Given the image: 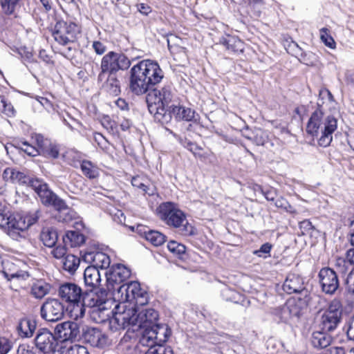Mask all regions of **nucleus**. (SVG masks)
I'll list each match as a JSON object with an SVG mask.
<instances>
[{
  "label": "nucleus",
  "mask_w": 354,
  "mask_h": 354,
  "mask_svg": "<svg viewBox=\"0 0 354 354\" xmlns=\"http://www.w3.org/2000/svg\"><path fill=\"white\" fill-rule=\"evenodd\" d=\"M40 154L45 157L57 158L59 154V149L56 144L50 142L49 146L44 149Z\"/></svg>",
  "instance_id": "obj_42"
},
{
  "label": "nucleus",
  "mask_w": 354,
  "mask_h": 354,
  "mask_svg": "<svg viewBox=\"0 0 354 354\" xmlns=\"http://www.w3.org/2000/svg\"><path fill=\"white\" fill-rule=\"evenodd\" d=\"M163 77L164 73L158 62L143 59L133 66L130 70V90L138 95L146 93L148 94L152 91L151 88L160 83Z\"/></svg>",
  "instance_id": "obj_4"
},
{
  "label": "nucleus",
  "mask_w": 354,
  "mask_h": 354,
  "mask_svg": "<svg viewBox=\"0 0 354 354\" xmlns=\"http://www.w3.org/2000/svg\"><path fill=\"white\" fill-rule=\"evenodd\" d=\"M283 290L290 295L293 293L301 294L305 302L309 301L308 291L305 288L304 279L299 274H288L283 284Z\"/></svg>",
  "instance_id": "obj_15"
},
{
  "label": "nucleus",
  "mask_w": 354,
  "mask_h": 354,
  "mask_svg": "<svg viewBox=\"0 0 354 354\" xmlns=\"http://www.w3.org/2000/svg\"><path fill=\"white\" fill-rule=\"evenodd\" d=\"M54 247L55 248L51 251V254L55 259H61L66 254L67 249L65 244L59 243Z\"/></svg>",
  "instance_id": "obj_50"
},
{
  "label": "nucleus",
  "mask_w": 354,
  "mask_h": 354,
  "mask_svg": "<svg viewBox=\"0 0 354 354\" xmlns=\"http://www.w3.org/2000/svg\"><path fill=\"white\" fill-rule=\"evenodd\" d=\"M345 284L348 292L354 295V269H352L348 274L345 279Z\"/></svg>",
  "instance_id": "obj_54"
},
{
  "label": "nucleus",
  "mask_w": 354,
  "mask_h": 354,
  "mask_svg": "<svg viewBox=\"0 0 354 354\" xmlns=\"http://www.w3.org/2000/svg\"><path fill=\"white\" fill-rule=\"evenodd\" d=\"M37 327V322L30 317H24L19 320L17 327L19 335L21 337H31Z\"/></svg>",
  "instance_id": "obj_24"
},
{
  "label": "nucleus",
  "mask_w": 354,
  "mask_h": 354,
  "mask_svg": "<svg viewBox=\"0 0 354 354\" xmlns=\"http://www.w3.org/2000/svg\"><path fill=\"white\" fill-rule=\"evenodd\" d=\"M3 177L6 181L10 180L21 185L27 184L30 187V182L35 180V178L26 176L24 173L12 168H6L3 173Z\"/></svg>",
  "instance_id": "obj_25"
},
{
  "label": "nucleus",
  "mask_w": 354,
  "mask_h": 354,
  "mask_svg": "<svg viewBox=\"0 0 354 354\" xmlns=\"http://www.w3.org/2000/svg\"><path fill=\"white\" fill-rule=\"evenodd\" d=\"M145 238L154 246H160L166 241V236L156 230L145 232Z\"/></svg>",
  "instance_id": "obj_32"
},
{
  "label": "nucleus",
  "mask_w": 354,
  "mask_h": 354,
  "mask_svg": "<svg viewBox=\"0 0 354 354\" xmlns=\"http://www.w3.org/2000/svg\"><path fill=\"white\" fill-rule=\"evenodd\" d=\"M132 296L135 297V300L131 307H136L138 306H144L148 303L147 292L140 288L139 283L138 290L133 291ZM128 307L130 306H129Z\"/></svg>",
  "instance_id": "obj_36"
},
{
  "label": "nucleus",
  "mask_w": 354,
  "mask_h": 354,
  "mask_svg": "<svg viewBox=\"0 0 354 354\" xmlns=\"http://www.w3.org/2000/svg\"><path fill=\"white\" fill-rule=\"evenodd\" d=\"M82 337L91 346L103 348L109 344L108 336L100 329L86 326L83 329Z\"/></svg>",
  "instance_id": "obj_16"
},
{
  "label": "nucleus",
  "mask_w": 354,
  "mask_h": 354,
  "mask_svg": "<svg viewBox=\"0 0 354 354\" xmlns=\"http://www.w3.org/2000/svg\"><path fill=\"white\" fill-rule=\"evenodd\" d=\"M168 250L179 258L185 253L186 248L183 244L179 243L175 241H170L167 244Z\"/></svg>",
  "instance_id": "obj_40"
},
{
  "label": "nucleus",
  "mask_w": 354,
  "mask_h": 354,
  "mask_svg": "<svg viewBox=\"0 0 354 354\" xmlns=\"http://www.w3.org/2000/svg\"><path fill=\"white\" fill-rule=\"evenodd\" d=\"M84 261L91 263V266H95L99 270L108 268L110 266V258L105 253L100 252H88L83 256Z\"/></svg>",
  "instance_id": "obj_20"
},
{
  "label": "nucleus",
  "mask_w": 354,
  "mask_h": 354,
  "mask_svg": "<svg viewBox=\"0 0 354 354\" xmlns=\"http://www.w3.org/2000/svg\"><path fill=\"white\" fill-rule=\"evenodd\" d=\"M58 296L72 307L71 317L75 319L84 317L86 307L91 308V316L96 319V315L105 316L109 301L100 297L91 290L84 292L80 286L72 282H64L58 288Z\"/></svg>",
  "instance_id": "obj_2"
},
{
  "label": "nucleus",
  "mask_w": 354,
  "mask_h": 354,
  "mask_svg": "<svg viewBox=\"0 0 354 354\" xmlns=\"http://www.w3.org/2000/svg\"><path fill=\"white\" fill-rule=\"evenodd\" d=\"M0 227L6 228L8 234L13 239L21 236L20 233L28 229L24 216L12 214L0 203Z\"/></svg>",
  "instance_id": "obj_8"
},
{
  "label": "nucleus",
  "mask_w": 354,
  "mask_h": 354,
  "mask_svg": "<svg viewBox=\"0 0 354 354\" xmlns=\"http://www.w3.org/2000/svg\"><path fill=\"white\" fill-rule=\"evenodd\" d=\"M324 113L321 106L318 104V108L312 113L307 126L306 132L313 137H317L318 145L322 147L330 145L333 140V133L337 129V120L332 115L327 116L323 120Z\"/></svg>",
  "instance_id": "obj_5"
},
{
  "label": "nucleus",
  "mask_w": 354,
  "mask_h": 354,
  "mask_svg": "<svg viewBox=\"0 0 354 354\" xmlns=\"http://www.w3.org/2000/svg\"><path fill=\"white\" fill-rule=\"evenodd\" d=\"M136 7L138 11L144 15H148L151 12V8L145 3H138Z\"/></svg>",
  "instance_id": "obj_60"
},
{
  "label": "nucleus",
  "mask_w": 354,
  "mask_h": 354,
  "mask_svg": "<svg viewBox=\"0 0 354 354\" xmlns=\"http://www.w3.org/2000/svg\"><path fill=\"white\" fill-rule=\"evenodd\" d=\"M138 281H131L117 287V289L114 291V296L120 301V304L115 307V310L120 305L132 306L135 300V297L132 296V294L133 291L138 290Z\"/></svg>",
  "instance_id": "obj_18"
},
{
  "label": "nucleus",
  "mask_w": 354,
  "mask_h": 354,
  "mask_svg": "<svg viewBox=\"0 0 354 354\" xmlns=\"http://www.w3.org/2000/svg\"><path fill=\"white\" fill-rule=\"evenodd\" d=\"M346 334L350 340L354 341V314L349 322Z\"/></svg>",
  "instance_id": "obj_61"
},
{
  "label": "nucleus",
  "mask_w": 354,
  "mask_h": 354,
  "mask_svg": "<svg viewBox=\"0 0 354 354\" xmlns=\"http://www.w3.org/2000/svg\"><path fill=\"white\" fill-rule=\"evenodd\" d=\"M35 344L39 351L48 353L55 350L57 343L54 335L48 329L41 328L37 333Z\"/></svg>",
  "instance_id": "obj_19"
},
{
  "label": "nucleus",
  "mask_w": 354,
  "mask_h": 354,
  "mask_svg": "<svg viewBox=\"0 0 354 354\" xmlns=\"http://www.w3.org/2000/svg\"><path fill=\"white\" fill-rule=\"evenodd\" d=\"M261 189V193L263 194V196L268 201H274L275 197L277 196V192H276L275 189H269L267 190H263L262 189Z\"/></svg>",
  "instance_id": "obj_59"
},
{
  "label": "nucleus",
  "mask_w": 354,
  "mask_h": 354,
  "mask_svg": "<svg viewBox=\"0 0 354 354\" xmlns=\"http://www.w3.org/2000/svg\"><path fill=\"white\" fill-rule=\"evenodd\" d=\"M21 149L30 156H36L38 154H40L39 149H37V147L29 145L27 142H22Z\"/></svg>",
  "instance_id": "obj_52"
},
{
  "label": "nucleus",
  "mask_w": 354,
  "mask_h": 354,
  "mask_svg": "<svg viewBox=\"0 0 354 354\" xmlns=\"http://www.w3.org/2000/svg\"><path fill=\"white\" fill-rule=\"evenodd\" d=\"M93 48L97 55H102L106 50V46L101 41H95L93 43Z\"/></svg>",
  "instance_id": "obj_58"
},
{
  "label": "nucleus",
  "mask_w": 354,
  "mask_h": 354,
  "mask_svg": "<svg viewBox=\"0 0 354 354\" xmlns=\"http://www.w3.org/2000/svg\"><path fill=\"white\" fill-rule=\"evenodd\" d=\"M139 330L136 327L129 328L127 331L125 333L124 336L121 338L119 344L118 348L120 350H130L133 348L135 346L138 335L140 337V334L136 333V331H138Z\"/></svg>",
  "instance_id": "obj_27"
},
{
  "label": "nucleus",
  "mask_w": 354,
  "mask_h": 354,
  "mask_svg": "<svg viewBox=\"0 0 354 354\" xmlns=\"http://www.w3.org/2000/svg\"><path fill=\"white\" fill-rule=\"evenodd\" d=\"M320 39L326 46L330 48H334L335 47V42L329 34L328 29L326 28H322L320 30Z\"/></svg>",
  "instance_id": "obj_43"
},
{
  "label": "nucleus",
  "mask_w": 354,
  "mask_h": 354,
  "mask_svg": "<svg viewBox=\"0 0 354 354\" xmlns=\"http://www.w3.org/2000/svg\"><path fill=\"white\" fill-rule=\"evenodd\" d=\"M84 283L92 289L98 287L101 282L100 270L95 266H88L84 272Z\"/></svg>",
  "instance_id": "obj_26"
},
{
  "label": "nucleus",
  "mask_w": 354,
  "mask_h": 354,
  "mask_svg": "<svg viewBox=\"0 0 354 354\" xmlns=\"http://www.w3.org/2000/svg\"><path fill=\"white\" fill-rule=\"evenodd\" d=\"M131 184L133 187H138L140 189L146 187V184L142 182V179L139 176L132 178Z\"/></svg>",
  "instance_id": "obj_63"
},
{
  "label": "nucleus",
  "mask_w": 354,
  "mask_h": 354,
  "mask_svg": "<svg viewBox=\"0 0 354 354\" xmlns=\"http://www.w3.org/2000/svg\"><path fill=\"white\" fill-rule=\"evenodd\" d=\"M274 205L278 207L283 209L284 211L290 213H295V208L290 205L288 201L283 198H280L276 200L274 203Z\"/></svg>",
  "instance_id": "obj_48"
},
{
  "label": "nucleus",
  "mask_w": 354,
  "mask_h": 354,
  "mask_svg": "<svg viewBox=\"0 0 354 354\" xmlns=\"http://www.w3.org/2000/svg\"><path fill=\"white\" fill-rule=\"evenodd\" d=\"M104 274L106 277L108 288L115 291L117 287L131 276V270L122 264L113 265Z\"/></svg>",
  "instance_id": "obj_14"
},
{
  "label": "nucleus",
  "mask_w": 354,
  "mask_h": 354,
  "mask_svg": "<svg viewBox=\"0 0 354 354\" xmlns=\"http://www.w3.org/2000/svg\"><path fill=\"white\" fill-rule=\"evenodd\" d=\"M327 331H315L312 334L311 343L317 348H325L328 347L331 342V337L328 335Z\"/></svg>",
  "instance_id": "obj_28"
},
{
  "label": "nucleus",
  "mask_w": 354,
  "mask_h": 354,
  "mask_svg": "<svg viewBox=\"0 0 354 354\" xmlns=\"http://www.w3.org/2000/svg\"><path fill=\"white\" fill-rule=\"evenodd\" d=\"M102 82V90L111 96H118L121 92L120 80L116 75L109 74L106 80L100 81Z\"/></svg>",
  "instance_id": "obj_22"
},
{
  "label": "nucleus",
  "mask_w": 354,
  "mask_h": 354,
  "mask_svg": "<svg viewBox=\"0 0 354 354\" xmlns=\"http://www.w3.org/2000/svg\"><path fill=\"white\" fill-rule=\"evenodd\" d=\"M346 261L343 259H339L335 263V266L342 273L347 271L348 263L354 265V248L350 249L346 252Z\"/></svg>",
  "instance_id": "obj_37"
},
{
  "label": "nucleus",
  "mask_w": 354,
  "mask_h": 354,
  "mask_svg": "<svg viewBox=\"0 0 354 354\" xmlns=\"http://www.w3.org/2000/svg\"><path fill=\"white\" fill-rule=\"evenodd\" d=\"M219 44L224 46L226 49L232 53H242L244 48L243 42L236 36L226 35L219 39Z\"/></svg>",
  "instance_id": "obj_23"
},
{
  "label": "nucleus",
  "mask_w": 354,
  "mask_h": 354,
  "mask_svg": "<svg viewBox=\"0 0 354 354\" xmlns=\"http://www.w3.org/2000/svg\"><path fill=\"white\" fill-rule=\"evenodd\" d=\"M58 239L57 232L51 227H45L41 232L40 240L48 248H53L56 245Z\"/></svg>",
  "instance_id": "obj_29"
},
{
  "label": "nucleus",
  "mask_w": 354,
  "mask_h": 354,
  "mask_svg": "<svg viewBox=\"0 0 354 354\" xmlns=\"http://www.w3.org/2000/svg\"><path fill=\"white\" fill-rule=\"evenodd\" d=\"M80 260L73 254H68L63 262V268L68 272L74 273L79 267Z\"/></svg>",
  "instance_id": "obj_35"
},
{
  "label": "nucleus",
  "mask_w": 354,
  "mask_h": 354,
  "mask_svg": "<svg viewBox=\"0 0 354 354\" xmlns=\"http://www.w3.org/2000/svg\"><path fill=\"white\" fill-rule=\"evenodd\" d=\"M55 331L62 342L68 341L72 342L79 337L80 333L79 324L77 322L70 321L58 324Z\"/></svg>",
  "instance_id": "obj_17"
},
{
  "label": "nucleus",
  "mask_w": 354,
  "mask_h": 354,
  "mask_svg": "<svg viewBox=\"0 0 354 354\" xmlns=\"http://www.w3.org/2000/svg\"><path fill=\"white\" fill-rule=\"evenodd\" d=\"M64 306L57 299H47L40 307L41 317L48 322H57L64 315Z\"/></svg>",
  "instance_id": "obj_12"
},
{
  "label": "nucleus",
  "mask_w": 354,
  "mask_h": 354,
  "mask_svg": "<svg viewBox=\"0 0 354 354\" xmlns=\"http://www.w3.org/2000/svg\"><path fill=\"white\" fill-rule=\"evenodd\" d=\"M41 216V212L39 209L29 212L27 215L24 216L25 218L26 224L28 225V228L36 223Z\"/></svg>",
  "instance_id": "obj_45"
},
{
  "label": "nucleus",
  "mask_w": 354,
  "mask_h": 354,
  "mask_svg": "<svg viewBox=\"0 0 354 354\" xmlns=\"http://www.w3.org/2000/svg\"><path fill=\"white\" fill-rule=\"evenodd\" d=\"M10 348L9 341L5 337H0V354H6Z\"/></svg>",
  "instance_id": "obj_57"
},
{
  "label": "nucleus",
  "mask_w": 354,
  "mask_h": 354,
  "mask_svg": "<svg viewBox=\"0 0 354 354\" xmlns=\"http://www.w3.org/2000/svg\"><path fill=\"white\" fill-rule=\"evenodd\" d=\"M80 33V28L76 24L60 20L55 25L53 36L57 43L64 46L74 42Z\"/></svg>",
  "instance_id": "obj_9"
},
{
  "label": "nucleus",
  "mask_w": 354,
  "mask_h": 354,
  "mask_svg": "<svg viewBox=\"0 0 354 354\" xmlns=\"http://www.w3.org/2000/svg\"><path fill=\"white\" fill-rule=\"evenodd\" d=\"M322 291L328 295H333L339 288V280L336 272L329 268H322L318 273Z\"/></svg>",
  "instance_id": "obj_13"
},
{
  "label": "nucleus",
  "mask_w": 354,
  "mask_h": 354,
  "mask_svg": "<svg viewBox=\"0 0 354 354\" xmlns=\"http://www.w3.org/2000/svg\"><path fill=\"white\" fill-rule=\"evenodd\" d=\"M3 273L5 277L9 281L13 279L26 280L29 277V274H28V272L24 271H17L16 272L11 273L8 272L6 270H3Z\"/></svg>",
  "instance_id": "obj_47"
},
{
  "label": "nucleus",
  "mask_w": 354,
  "mask_h": 354,
  "mask_svg": "<svg viewBox=\"0 0 354 354\" xmlns=\"http://www.w3.org/2000/svg\"><path fill=\"white\" fill-rule=\"evenodd\" d=\"M32 139L35 140L37 145V149H39V153L49 146L51 142L48 138H44L41 134L35 133L32 136Z\"/></svg>",
  "instance_id": "obj_41"
},
{
  "label": "nucleus",
  "mask_w": 354,
  "mask_h": 354,
  "mask_svg": "<svg viewBox=\"0 0 354 354\" xmlns=\"http://www.w3.org/2000/svg\"><path fill=\"white\" fill-rule=\"evenodd\" d=\"M299 225L303 234L308 233L310 230L314 229V226L309 220H304L301 221Z\"/></svg>",
  "instance_id": "obj_56"
},
{
  "label": "nucleus",
  "mask_w": 354,
  "mask_h": 354,
  "mask_svg": "<svg viewBox=\"0 0 354 354\" xmlns=\"http://www.w3.org/2000/svg\"><path fill=\"white\" fill-rule=\"evenodd\" d=\"M94 140L97 142V145L103 150L106 151L109 149V142L107 139L100 133L95 132L93 133Z\"/></svg>",
  "instance_id": "obj_46"
},
{
  "label": "nucleus",
  "mask_w": 354,
  "mask_h": 354,
  "mask_svg": "<svg viewBox=\"0 0 354 354\" xmlns=\"http://www.w3.org/2000/svg\"><path fill=\"white\" fill-rule=\"evenodd\" d=\"M173 97L172 89L170 86H165L160 89L151 91L146 96L149 111L153 114L156 120L161 123L169 122L174 116L176 120H185L197 123L199 116L195 111L183 106L169 104Z\"/></svg>",
  "instance_id": "obj_3"
},
{
  "label": "nucleus",
  "mask_w": 354,
  "mask_h": 354,
  "mask_svg": "<svg viewBox=\"0 0 354 354\" xmlns=\"http://www.w3.org/2000/svg\"><path fill=\"white\" fill-rule=\"evenodd\" d=\"M245 137L258 146L264 145L268 139L267 133L261 129H255L252 131V135H245Z\"/></svg>",
  "instance_id": "obj_33"
},
{
  "label": "nucleus",
  "mask_w": 354,
  "mask_h": 354,
  "mask_svg": "<svg viewBox=\"0 0 354 354\" xmlns=\"http://www.w3.org/2000/svg\"><path fill=\"white\" fill-rule=\"evenodd\" d=\"M0 111L8 117H14L16 113V111L14 106L8 100L6 101L5 104L2 106Z\"/></svg>",
  "instance_id": "obj_55"
},
{
  "label": "nucleus",
  "mask_w": 354,
  "mask_h": 354,
  "mask_svg": "<svg viewBox=\"0 0 354 354\" xmlns=\"http://www.w3.org/2000/svg\"><path fill=\"white\" fill-rule=\"evenodd\" d=\"M84 241V235L78 231H68L63 236V243L69 244L72 248L80 246Z\"/></svg>",
  "instance_id": "obj_31"
},
{
  "label": "nucleus",
  "mask_w": 354,
  "mask_h": 354,
  "mask_svg": "<svg viewBox=\"0 0 354 354\" xmlns=\"http://www.w3.org/2000/svg\"><path fill=\"white\" fill-rule=\"evenodd\" d=\"M30 187L37 194L44 205L53 206L55 209H62L66 207L65 201L53 193L43 180L36 178L30 182Z\"/></svg>",
  "instance_id": "obj_10"
},
{
  "label": "nucleus",
  "mask_w": 354,
  "mask_h": 354,
  "mask_svg": "<svg viewBox=\"0 0 354 354\" xmlns=\"http://www.w3.org/2000/svg\"><path fill=\"white\" fill-rule=\"evenodd\" d=\"M51 289V286L43 280H38L31 286V295L37 299H42L48 295Z\"/></svg>",
  "instance_id": "obj_30"
},
{
  "label": "nucleus",
  "mask_w": 354,
  "mask_h": 354,
  "mask_svg": "<svg viewBox=\"0 0 354 354\" xmlns=\"http://www.w3.org/2000/svg\"><path fill=\"white\" fill-rule=\"evenodd\" d=\"M300 312L295 301H288L285 305L275 309V315L281 322H288L293 317L299 316Z\"/></svg>",
  "instance_id": "obj_21"
},
{
  "label": "nucleus",
  "mask_w": 354,
  "mask_h": 354,
  "mask_svg": "<svg viewBox=\"0 0 354 354\" xmlns=\"http://www.w3.org/2000/svg\"><path fill=\"white\" fill-rule=\"evenodd\" d=\"M19 0H0L1 8L7 15L12 14Z\"/></svg>",
  "instance_id": "obj_44"
},
{
  "label": "nucleus",
  "mask_w": 354,
  "mask_h": 354,
  "mask_svg": "<svg viewBox=\"0 0 354 354\" xmlns=\"http://www.w3.org/2000/svg\"><path fill=\"white\" fill-rule=\"evenodd\" d=\"M63 216V220L66 222L70 221L76 217V212L70 209L66 204V207L62 209H56Z\"/></svg>",
  "instance_id": "obj_49"
},
{
  "label": "nucleus",
  "mask_w": 354,
  "mask_h": 354,
  "mask_svg": "<svg viewBox=\"0 0 354 354\" xmlns=\"http://www.w3.org/2000/svg\"><path fill=\"white\" fill-rule=\"evenodd\" d=\"M39 102L48 112L54 110L53 104L47 98L41 97Z\"/></svg>",
  "instance_id": "obj_62"
},
{
  "label": "nucleus",
  "mask_w": 354,
  "mask_h": 354,
  "mask_svg": "<svg viewBox=\"0 0 354 354\" xmlns=\"http://www.w3.org/2000/svg\"><path fill=\"white\" fill-rule=\"evenodd\" d=\"M101 124L108 131H113L115 128V122L109 115H103L101 120Z\"/></svg>",
  "instance_id": "obj_51"
},
{
  "label": "nucleus",
  "mask_w": 354,
  "mask_h": 354,
  "mask_svg": "<svg viewBox=\"0 0 354 354\" xmlns=\"http://www.w3.org/2000/svg\"><path fill=\"white\" fill-rule=\"evenodd\" d=\"M80 168L84 175L90 179L95 178L99 175L98 169L89 160H82Z\"/></svg>",
  "instance_id": "obj_34"
},
{
  "label": "nucleus",
  "mask_w": 354,
  "mask_h": 354,
  "mask_svg": "<svg viewBox=\"0 0 354 354\" xmlns=\"http://www.w3.org/2000/svg\"><path fill=\"white\" fill-rule=\"evenodd\" d=\"M342 314V304L339 301L333 300L328 309L322 314L319 322L322 330L332 332L341 322Z\"/></svg>",
  "instance_id": "obj_11"
},
{
  "label": "nucleus",
  "mask_w": 354,
  "mask_h": 354,
  "mask_svg": "<svg viewBox=\"0 0 354 354\" xmlns=\"http://www.w3.org/2000/svg\"><path fill=\"white\" fill-rule=\"evenodd\" d=\"M159 218L167 225L178 228L185 236L192 234V226L186 220L185 214L171 202L161 203L156 209Z\"/></svg>",
  "instance_id": "obj_6"
},
{
  "label": "nucleus",
  "mask_w": 354,
  "mask_h": 354,
  "mask_svg": "<svg viewBox=\"0 0 354 354\" xmlns=\"http://www.w3.org/2000/svg\"><path fill=\"white\" fill-rule=\"evenodd\" d=\"M61 349L62 354H90L86 347L77 344H66Z\"/></svg>",
  "instance_id": "obj_38"
},
{
  "label": "nucleus",
  "mask_w": 354,
  "mask_h": 354,
  "mask_svg": "<svg viewBox=\"0 0 354 354\" xmlns=\"http://www.w3.org/2000/svg\"><path fill=\"white\" fill-rule=\"evenodd\" d=\"M272 245L269 243H266L263 244L259 250H255L254 254L260 257H267V256L270 255V250L272 249Z\"/></svg>",
  "instance_id": "obj_53"
},
{
  "label": "nucleus",
  "mask_w": 354,
  "mask_h": 354,
  "mask_svg": "<svg viewBox=\"0 0 354 354\" xmlns=\"http://www.w3.org/2000/svg\"><path fill=\"white\" fill-rule=\"evenodd\" d=\"M158 313L154 309L143 306L128 307L120 305L109 321L113 331L136 327L140 331L138 342L141 346H150L156 343H165L171 334L165 325L157 324Z\"/></svg>",
  "instance_id": "obj_1"
},
{
  "label": "nucleus",
  "mask_w": 354,
  "mask_h": 354,
  "mask_svg": "<svg viewBox=\"0 0 354 354\" xmlns=\"http://www.w3.org/2000/svg\"><path fill=\"white\" fill-rule=\"evenodd\" d=\"M163 343H156L153 345L145 346L149 347L145 354H174L173 350L170 346L162 345Z\"/></svg>",
  "instance_id": "obj_39"
},
{
  "label": "nucleus",
  "mask_w": 354,
  "mask_h": 354,
  "mask_svg": "<svg viewBox=\"0 0 354 354\" xmlns=\"http://www.w3.org/2000/svg\"><path fill=\"white\" fill-rule=\"evenodd\" d=\"M174 136L177 138L178 142L187 149L189 151L191 147H192L194 142H191L190 140H188L187 138H183L180 136H176L174 134Z\"/></svg>",
  "instance_id": "obj_64"
},
{
  "label": "nucleus",
  "mask_w": 354,
  "mask_h": 354,
  "mask_svg": "<svg viewBox=\"0 0 354 354\" xmlns=\"http://www.w3.org/2000/svg\"><path fill=\"white\" fill-rule=\"evenodd\" d=\"M131 64V61L124 53L109 52L102 58L98 81H102L103 78H105L106 73L116 75L119 71L127 70Z\"/></svg>",
  "instance_id": "obj_7"
}]
</instances>
